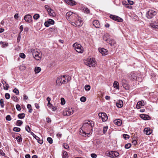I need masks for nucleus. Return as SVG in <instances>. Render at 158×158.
Returning a JSON list of instances; mask_svg holds the SVG:
<instances>
[{
  "label": "nucleus",
  "mask_w": 158,
  "mask_h": 158,
  "mask_svg": "<svg viewBox=\"0 0 158 158\" xmlns=\"http://www.w3.org/2000/svg\"><path fill=\"white\" fill-rule=\"evenodd\" d=\"M122 85L124 88H125L126 90H129V86L127 83L126 80L124 79H123L122 81Z\"/></svg>",
  "instance_id": "nucleus-13"
},
{
  "label": "nucleus",
  "mask_w": 158,
  "mask_h": 158,
  "mask_svg": "<svg viewBox=\"0 0 158 158\" xmlns=\"http://www.w3.org/2000/svg\"><path fill=\"white\" fill-rule=\"evenodd\" d=\"M63 158H68V156L67 154V152L66 151L64 152L63 154Z\"/></svg>",
  "instance_id": "nucleus-33"
},
{
  "label": "nucleus",
  "mask_w": 158,
  "mask_h": 158,
  "mask_svg": "<svg viewBox=\"0 0 158 158\" xmlns=\"http://www.w3.org/2000/svg\"><path fill=\"white\" fill-rule=\"evenodd\" d=\"M116 106L118 108H121L123 106V103L122 100H119L116 103Z\"/></svg>",
  "instance_id": "nucleus-23"
},
{
  "label": "nucleus",
  "mask_w": 158,
  "mask_h": 158,
  "mask_svg": "<svg viewBox=\"0 0 158 158\" xmlns=\"http://www.w3.org/2000/svg\"><path fill=\"white\" fill-rule=\"evenodd\" d=\"M83 10L86 13H89V10L86 7H83Z\"/></svg>",
  "instance_id": "nucleus-35"
},
{
  "label": "nucleus",
  "mask_w": 158,
  "mask_h": 158,
  "mask_svg": "<svg viewBox=\"0 0 158 158\" xmlns=\"http://www.w3.org/2000/svg\"><path fill=\"white\" fill-rule=\"evenodd\" d=\"M114 124L118 126H120L122 124V121L120 119H116L114 121Z\"/></svg>",
  "instance_id": "nucleus-26"
},
{
  "label": "nucleus",
  "mask_w": 158,
  "mask_h": 158,
  "mask_svg": "<svg viewBox=\"0 0 158 158\" xmlns=\"http://www.w3.org/2000/svg\"><path fill=\"white\" fill-rule=\"evenodd\" d=\"M85 89L86 91H89L90 89V86L89 85H85Z\"/></svg>",
  "instance_id": "nucleus-36"
},
{
  "label": "nucleus",
  "mask_w": 158,
  "mask_h": 158,
  "mask_svg": "<svg viewBox=\"0 0 158 158\" xmlns=\"http://www.w3.org/2000/svg\"><path fill=\"white\" fill-rule=\"evenodd\" d=\"M23 123L22 121L18 120L17 121L16 124L17 125L20 126Z\"/></svg>",
  "instance_id": "nucleus-32"
},
{
  "label": "nucleus",
  "mask_w": 158,
  "mask_h": 158,
  "mask_svg": "<svg viewBox=\"0 0 158 158\" xmlns=\"http://www.w3.org/2000/svg\"><path fill=\"white\" fill-rule=\"evenodd\" d=\"M34 57L36 60H40L42 57V54L39 50L37 49H32L31 51Z\"/></svg>",
  "instance_id": "nucleus-3"
},
{
  "label": "nucleus",
  "mask_w": 158,
  "mask_h": 158,
  "mask_svg": "<svg viewBox=\"0 0 158 158\" xmlns=\"http://www.w3.org/2000/svg\"><path fill=\"white\" fill-rule=\"evenodd\" d=\"M73 46L75 50L77 52L80 53L83 52L84 51L83 48L80 44L76 43L73 44Z\"/></svg>",
  "instance_id": "nucleus-5"
},
{
  "label": "nucleus",
  "mask_w": 158,
  "mask_h": 158,
  "mask_svg": "<svg viewBox=\"0 0 158 158\" xmlns=\"http://www.w3.org/2000/svg\"><path fill=\"white\" fill-rule=\"evenodd\" d=\"M5 97L7 99H9L10 98V94L9 93H6L5 94Z\"/></svg>",
  "instance_id": "nucleus-49"
},
{
  "label": "nucleus",
  "mask_w": 158,
  "mask_h": 158,
  "mask_svg": "<svg viewBox=\"0 0 158 158\" xmlns=\"http://www.w3.org/2000/svg\"><path fill=\"white\" fill-rule=\"evenodd\" d=\"M140 117L143 119L146 120L148 119L149 116L147 115L142 114L140 115Z\"/></svg>",
  "instance_id": "nucleus-25"
},
{
  "label": "nucleus",
  "mask_w": 158,
  "mask_h": 158,
  "mask_svg": "<svg viewBox=\"0 0 158 158\" xmlns=\"http://www.w3.org/2000/svg\"><path fill=\"white\" fill-rule=\"evenodd\" d=\"M128 2L129 4L131 5H132L133 4V2L132 1L129 0H128Z\"/></svg>",
  "instance_id": "nucleus-63"
},
{
  "label": "nucleus",
  "mask_w": 158,
  "mask_h": 158,
  "mask_svg": "<svg viewBox=\"0 0 158 158\" xmlns=\"http://www.w3.org/2000/svg\"><path fill=\"white\" fill-rule=\"evenodd\" d=\"M13 131H15L19 132L20 131V129L19 127H15L13 128Z\"/></svg>",
  "instance_id": "nucleus-48"
},
{
  "label": "nucleus",
  "mask_w": 158,
  "mask_h": 158,
  "mask_svg": "<svg viewBox=\"0 0 158 158\" xmlns=\"http://www.w3.org/2000/svg\"><path fill=\"white\" fill-rule=\"evenodd\" d=\"M94 126V123L91 120H86L84 123L80 131V134L86 136L89 134L90 131H92L93 127Z\"/></svg>",
  "instance_id": "nucleus-1"
},
{
  "label": "nucleus",
  "mask_w": 158,
  "mask_h": 158,
  "mask_svg": "<svg viewBox=\"0 0 158 158\" xmlns=\"http://www.w3.org/2000/svg\"><path fill=\"white\" fill-rule=\"evenodd\" d=\"M11 98L13 100V101L15 102H17L18 101V99L17 97L15 95L12 96L11 97Z\"/></svg>",
  "instance_id": "nucleus-38"
},
{
  "label": "nucleus",
  "mask_w": 158,
  "mask_h": 158,
  "mask_svg": "<svg viewBox=\"0 0 158 158\" xmlns=\"http://www.w3.org/2000/svg\"><path fill=\"white\" fill-rule=\"evenodd\" d=\"M107 43H109L111 46L114 47L115 46L116 43L115 41L112 39H109Z\"/></svg>",
  "instance_id": "nucleus-20"
},
{
  "label": "nucleus",
  "mask_w": 158,
  "mask_h": 158,
  "mask_svg": "<svg viewBox=\"0 0 158 158\" xmlns=\"http://www.w3.org/2000/svg\"><path fill=\"white\" fill-rule=\"evenodd\" d=\"M84 62L87 66L89 67H94L97 65V62L95 59L93 58L86 60Z\"/></svg>",
  "instance_id": "nucleus-4"
},
{
  "label": "nucleus",
  "mask_w": 158,
  "mask_h": 158,
  "mask_svg": "<svg viewBox=\"0 0 158 158\" xmlns=\"http://www.w3.org/2000/svg\"><path fill=\"white\" fill-rule=\"evenodd\" d=\"M151 27L154 29H158V23L156 22H154L150 23Z\"/></svg>",
  "instance_id": "nucleus-18"
},
{
  "label": "nucleus",
  "mask_w": 158,
  "mask_h": 158,
  "mask_svg": "<svg viewBox=\"0 0 158 158\" xmlns=\"http://www.w3.org/2000/svg\"><path fill=\"white\" fill-rule=\"evenodd\" d=\"M72 25L74 26H79L82 25L81 20L80 17L77 18V19H76L74 22H73Z\"/></svg>",
  "instance_id": "nucleus-9"
},
{
  "label": "nucleus",
  "mask_w": 158,
  "mask_h": 158,
  "mask_svg": "<svg viewBox=\"0 0 158 158\" xmlns=\"http://www.w3.org/2000/svg\"><path fill=\"white\" fill-rule=\"evenodd\" d=\"M16 107L17 110L18 111H20L21 110V108L19 104H17L16 106Z\"/></svg>",
  "instance_id": "nucleus-52"
},
{
  "label": "nucleus",
  "mask_w": 158,
  "mask_h": 158,
  "mask_svg": "<svg viewBox=\"0 0 158 158\" xmlns=\"http://www.w3.org/2000/svg\"><path fill=\"white\" fill-rule=\"evenodd\" d=\"M44 7L45 9L47 10L48 12L51 9L49 6L47 5H45Z\"/></svg>",
  "instance_id": "nucleus-57"
},
{
  "label": "nucleus",
  "mask_w": 158,
  "mask_h": 158,
  "mask_svg": "<svg viewBox=\"0 0 158 158\" xmlns=\"http://www.w3.org/2000/svg\"><path fill=\"white\" fill-rule=\"evenodd\" d=\"M47 122L48 123H50L51 122V119L49 118H46Z\"/></svg>",
  "instance_id": "nucleus-62"
},
{
  "label": "nucleus",
  "mask_w": 158,
  "mask_h": 158,
  "mask_svg": "<svg viewBox=\"0 0 158 158\" xmlns=\"http://www.w3.org/2000/svg\"><path fill=\"white\" fill-rule=\"evenodd\" d=\"M63 146L64 148L66 149H68L69 148V146L66 143H64L63 144Z\"/></svg>",
  "instance_id": "nucleus-40"
},
{
  "label": "nucleus",
  "mask_w": 158,
  "mask_h": 158,
  "mask_svg": "<svg viewBox=\"0 0 158 158\" xmlns=\"http://www.w3.org/2000/svg\"><path fill=\"white\" fill-rule=\"evenodd\" d=\"M157 12L153 10H150L146 14V17L148 19H151L156 15Z\"/></svg>",
  "instance_id": "nucleus-6"
},
{
  "label": "nucleus",
  "mask_w": 158,
  "mask_h": 158,
  "mask_svg": "<svg viewBox=\"0 0 158 158\" xmlns=\"http://www.w3.org/2000/svg\"><path fill=\"white\" fill-rule=\"evenodd\" d=\"M74 112L72 108H66L64 111L63 114L64 115L69 116L73 114Z\"/></svg>",
  "instance_id": "nucleus-8"
},
{
  "label": "nucleus",
  "mask_w": 158,
  "mask_h": 158,
  "mask_svg": "<svg viewBox=\"0 0 158 158\" xmlns=\"http://www.w3.org/2000/svg\"><path fill=\"white\" fill-rule=\"evenodd\" d=\"M19 56L23 58H24L25 57V55L23 53H20Z\"/></svg>",
  "instance_id": "nucleus-54"
},
{
  "label": "nucleus",
  "mask_w": 158,
  "mask_h": 158,
  "mask_svg": "<svg viewBox=\"0 0 158 158\" xmlns=\"http://www.w3.org/2000/svg\"><path fill=\"white\" fill-rule=\"evenodd\" d=\"M47 140L50 144H51L52 143L53 140L51 138L48 137L47 139Z\"/></svg>",
  "instance_id": "nucleus-43"
},
{
  "label": "nucleus",
  "mask_w": 158,
  "mask_h": 158,
  "mask_svg": "<svg viewBox=\"0 0 158 158\" xmlns=\"http://www.w3.org/2000/svg\"><path fill=\"white\" fill-rule=\"evenodd\" d=\"M41 70V68L40 67H36L35 68V72L36 73H38Z\"/></svg>",
  "instance_id": "nucleus-29"
},
{
  "label": "nucleus",
  "mask_w": 158,
  "mask_h": 158,
  "mask_svg": "<svg viewBox=\"0 0 158 158\" xmlns=\"http://www.w3.org/2000/svg\"><path fill=\"white\" fill-rule=\"evenodd\" d=\"M65 103V100L63 98H61V104L62 105H64Z\"/></svg>",
  "instance_id": "nucleus-50"
},
{
  "label": "nucleus",
  "mask_w": 158,
  "mask_h": 158,
  "mask_svg": "<svg viewBox=\"0 0 158 158\" xmlns=\"http://www.w3.org/2000/svg\"><path fill=\"white\" fill-rule=\"evenodd\" d=\"M152 131L149 128H145L144 130V133L147 135H149L152 133Z\"/></svg>",
  "instance_id": "nucleus-19"
},
{
  "label": "nucleus",
  "mask_w": 158,
  "mask_h": 158,
  "mask_svg": "<svg viewBox=\"0 0 158 158\" xmlns=\"http://www.w3.org/2000/svg\"><path fill=\"white\" fill-rule=\"evenodd\" d=\"M110 17L112 19L118 22H122L123 21L122 18L115 15H110Z\"/></svg>",
  "instance_id": "nucleus-11"
},
{
  "label": "nucleus",
  "mask_w": 158,
  "mask_h": 158,
  "mask_svg": "<svg viewBox=\"0 0 158 158\" xmlns=\"http://www.w3.org/2000/svg\"><path fill=\"white\" fill-rule=\"evenodd\" d=\"M144 105V102L143 101H140L138 102L136 105V107L137 109L140 108L142 106Z\"/></svg>",
  "instance_id": "nucleus-16"
},
{
  "label": "nucleus",
  "mask_w": 158,
  "mask_h": 158,
  "mask_svg": "<svg viewBox=\"0 0 158 158\" xmlns=\"http://www.w3.org/2000/svg\"><path fill=\"white\" fill-rule=\"evenodd\" d=\"M129 78L131 80H135L136 79V76L134 72H131L130 74Z\"/></svg>",
  "instance_id": "nucleus-22"
},
{
  "label": "nucleus",
  "mask_w": 158,
  "mask_h": 158,
  "mask_svg": "<svg viewBox=\"0 0 158 158\" xmlns=\"http://www.w3.org/2000/svg\"><path fill=\"white\" fill-rule=\"evenodd\" d=\"M98 115L99 117L101 118L103 122H105L107 120L108 117L105 113H99Z\"/></svg>",
  "instance_id": "nucleus-10"
},
{
  "label": "nucleus",
  "mask_w": 158,
  "mask_h": 158,
  "mask_svg": "<svg viewBox=\"0 0 158 158\" xmlns=\"http://www.w3.org/2000/svg\"><path fill=\"white\" fill-rule=\"evenodd\" d=\"M91 156L93 158H95L97 157V155L95 154H91Z\"/></svg>",
  "instance_id": "nucleus-61"
},
{
  "label": "nucleus",
  "mask_w": 158,
  "mask_h": 158,
  "mask_svg": "<svg viewBox=\"0 0 158 158\" xmlns=\"http://www.w3.org/2000/svg\"><path fill=\"white\" fill-rule=\"evenodd\" d=\"M48 23H50V24L53 25L54 23V21L52 19H48Z\"/></svg>",
  "instance_id": "nucleus-45"
},
{
  "label": "nucleus",
  "mask_w": 158,
  "mask_h": 158,
  "mask_svg": "<svg viewBox=\"0 0 158 158\" xmlns=\"http://www.w3.org/2000/svg\"><path fill=\"white\" fill-rule=\"evenodd\" d=\"M6 119L8 121H10L11 119L10 116V115H7L6 117Z\"/></svg>",
  "instance_id": "nucleus-55"
},
{
  "label": "nucleus",
  "mask_w": 158,
  "mask_h": 158,
  "mask_svg": "<svg viewBox=\"0 0 158 158\" xmlns=\"http://www.w3.org/2000/svg\"><path fill=\"white\" fill-rule=\"evenodd\" d=\"M65 1L67 4L73 6L76 4V2L73 0H65Z\"/></svg>",
  "instance_id": "nucleus-17"
},
{
  "label": "nucleus",
  "mask_w": 158,
  "mask_h": 158,
  "mask_svg": "<svg viewBox=\"0 0 158 158\" xmlns=\"http://www.w3.org/2000/svg\"><path fill=\"white\" fill-rule=\"evenodd\" d=\"M24 19L26 22L28 23H31L32 21V17L29 14L25 15L24 17Z\"/></svg>",
  "instance_id": "nucleus-12"
},
{
  "label": "nucleus",
  "mask_w": 158,
  "mask_h": 158,
  "mask_svg": "<svg viewBox=\"0 0 158 158\" xmlns=\"http://www.w3.org/2000/svg\"><path fill=\"white\" fill-rule=\"evenodd\" d=\"M123 137L125 139H127L129 138V136L128 135L124 134L123 135Z\"/></svg>",
  "instance_id": "nucleus-53"
},
{
  "label": "nucleus",
  "mask_w": 158,
  "mask_h": 158,
  "mask_svg": "<svg viewBox=\"0 0 158 158\" xmlns=\"http://www.w3.org/2000/svg\"><path fill=\"white\" fill-rule=\"evenodd\" d=\"M106 154L107 156L113 158L118 156L119 155L118 152L115 151H107Z\"/></svg>",
  "instance_id": "nucleus-7"
},
{
  "label": "nucleus",
  "mask_w": 158,
  "mask_h": 158,
  "mask_svg": "<svg viewBox=\"0 0 158 158\" xmlns=\"http://www.w3.org/2000/svg\"><path fill=\"white\" fill-rule=\"evenodd\" d=\"M98 50L102 55H106L107 54L108 51L105 49L99 48H98Z\"/></svg>",
  "instance_id": "nucleus-15"
},
{
  "label": "nucleus",
  "mask_w": 158,
  "mask_h": 158,
  "mask_svg": "<svg viewBox=\"0 0 158 158\" xmlns=\"http://www.w3.org/2000/svg\"><path fill=\"white\" fill-rule=\"evenodd\" d=\"M17 141L18 142H22V138L20 136H18L16 138Z\"/></svg>",
  "instance_id": "nucleus-39"
},
{
  "label": "nucleus",
  "mask_w": 158,
  "mask_h": 158,
  "mask_svg": "<svg viewBox=\"0 0 158 158\" xmlns=\"http://www.w3.org/2000/svg\"><path fill=\"white\" fill-rule=\"evenodd\" d=\"M73 14V12L71 11L68 12L66 14V17L67 20L70 19V18L72 15Z\"/></svg>",
  "instance_id": "nucleus-28"
},
{
  "label": "nucleus",
  "mask_w": 158,
  "mask_h": 158,
  "mask_svg": "<svg viewBox=\"0 0 158 158\" xmlns=\"http://www.w3.org/2000/svg\"><path fill=\"white\" fill-rule=\"evenodd\" d=\"M48 13L49 15L51 16H52L53 17H54L56 16V14L55 12H54L53 10L51 9L48 11Z\"/></svg>",
  "instance_id": "nucleus-24"
},
{
  "label": "nucleus",
  "mask_w": 158,
  "mask_h": 158,
  "mask_svg": "<svg viewBox=\"0 0 158 158\" xmlns=\"http://www.w3.org/2000/svg\"><path fill=\"white\" fill-rule=\"evenodd\" d=\"M13 92L14 93H15L17 95H19V92L18 89L17 88H15L13 90Z\"/></svg>",
  "instance_id": "nucleus-41"
},
{
  "label": "nucleus",
  "mask_w": 158,
  "mask_h": 158,
  "mask_svg": "<svg viewBox=\"0 0 158 158\" xmlns=\"http://www.w3.org/2000/svg\"><path fill=\"white\" fill-rule=\"evenodd\" d=\"M0 154L2 156L5 155V154L3 152V151L2 150H0Z\"/></svg>",
  "instance_id": "nucleus-60"
},
{
  "label": "nucleus",
  "mask_w": 158,
  "mask_h": 158,
  "mask_svg": "<svg viewBox=\"0 0 158 158\" xmlns=\"http://www.w3.org/2000/svg\"><path fill=\"white\" fill-rule=\"evenodd\" d=\"M25 129L26 130L29 132L30 131V128L27 125L26 126Z\"/></svg>",
  "instance_id": "nucleus-56"
},
{
  "label": "nucleus",
  "mask_w": 158,
  "mask_h": 158,
  "mask_svg": "<svg viewBox=\"0 0 158 158\" xmlns=\"http://www.w3.org/2000/svg\"><path fill=\"white\" fill-rule=\"evenodd\" d=\"M93 24L96 28H99L100 27V25L98 21L95 20L93 22Z\"/></svg>",
  "instance_id": "nucleus-21"
},
{
  "label": "nucleus",
  "mask_w": 158,
  "mask_h": 158,
  "mask_svg": "<svg viewBox=\"0 0 158 158\" xmlns=\"http://www.w3.org/2000/svg\"><path fill=\"white\" fill-rule=\"evenodd\" d=\"M108 128L107 126L103 128V131L104 134L107 131Z\"/></svg>",
  "instance_id": "nucleus-51"
},
{
  "label": "nucleus",
  "mask_w": 158,
  "mask_h": 158,
  "mask_svg": "<svg viewBox=\"0 0 158 158\" xmlns=\"http://www.w3.org/2000/svg\"><path fill=\"white\" fill-rule=\"evenodd\" d=\"M0 105L2 108H3L4 106V100L3 99H1L0 100Z\"/></svg>",
  "instance_id": "nucleus-37"
},
{
  "label": "nucleus",
  "mask_w": 158,
  "mask_h": 158,
  "mask_svg": "<svg viewBox=\"0 0 158 158\" xmlns=\"http://www.w3.org/2000/svg\"><path fill=\"white\" fill-rule=\"evenodd\" d=\"M71 79V77L68 75H64L59 77L56 80V84L61 85L62 84L68 83Z\"/></svg>",
  "instance_id": "nucleus-2"
},
{
  "label": "nucleus",
  "mask_w": 158,
  "mask_h": 158,
  "mask_svg": "<svg viewBox=\"0 0 158 158\" xmlns=\"http://www.w3.org/2000/svg\"><path fill=\"white\" fill-rule=\"evenodd\" d=\"M77 15L75 14H73L72 15L70 18V19H68L71 23H73V22H74L76 19H77Z\"/></svg>",
  "instance_id": "nucleus-14"
},
{
  "label": "nucleus",
  "mask_w": 158,
  "mask_h": 158,
  "mask_svg": "<svg viewBox=\"0 0 158 158\" xmlns=\"http://www.w3.org/2000/svg\"><path fill=\"white\" fill-rule=\"evenodd\" d=\"M37 140V142H38V143H40V144H42L43 143V140L40 139Z\"/></svg>",
  "instance_id": "nucleus-59"
},
{
  "label": "nucleus",
  "mask_w": 158,
  "mask_h": 158,
  "mask_svg": "<svg viewBox=\"0 0 158 158\" xmlns=\"http://www.w3.org/2000/svg\"><path fill=\"white\" fill-rule=\"evenodd\" d=\"M114 87L117 89H119V86L118 83L116 81H114L113 84Z\"/></svg>",
  "instance_id": "nucleus-27"
},
{
  "label": "nucleus",
  "mask_w": 158,
  "mask_h": 158,
  "mask_svg": "<svg viewBox=\"0 0 158 158\" xmlns=\"http://www.w3.org/2000/svg\"><path fill=\"white\" fill-rule=\"evenodd\" d=\"M14 17L16 19H18V18H19L18 14H16L14 16Z\"/></svg>",
  "instance_id": "nucleus-64"
},
{
  "label": "nucleus",
  "mask_w": 158,
  "mask_h": 158,
  "mask_svg": "<svg viewBox=\"0 0 158 158\" xmlns=\"http://www.w3.org/2000/svg\"><path fill=\"white\" fill-rule=\"evenodd\" d=\"M49 24H50L48 21L47 22H45L44 23V25L46 27H48L49 26Z\"/></svg>",
  "instance_id": "nucleus-58"
},
{
  "label": "nucleus",
  "mask_w": 158,
  "mask_h": 158,
  "mask_svg": "<svg viewBox=\"0 0 158 158\" xmlns=\"http://www.w3.org/2000/svg\"><path fill=\"white\" fill-rule=\"evenodd\" d=\"M0 44H1L2 45V47L3 48L5 47L6 46H7L8 45V43H6L5 42H3L2 41L0 42Z\"/></svg>",
  "instance_id": "nucleus-31"
},
{
  "label": "nucleus",
  "mask_w": 158,
  "mask_h": 158,
  "mask_svg": "<svg viewBox=\"0 0 158 158\" xmlns=\"http://www.w3.org/2000/svg\"><path fill=\"white\" fill-rule=\"evenodd\" d=\"M5 83L6 84L5 86H4V89L6 90H8L9 87V85L8 84H6V82L5 81H4Z\"/></svg>",
  "instance_id": "nucleus-46"
},
{
  "label": "nucleus",
  "mask_w": 158,
  "mask_h": 158,
  "mask_svg": "<svg viewBox=\"0 0 158 158\" xmlns=\"http://www.w3.org/2000/svg\"><path fill=\"white\" fill-rule=\"evenodd\" d=\"M131 144L130 143H128L125 145V148L126 149H128L131 147Z\"/></svg>",
  "instance_id": "nucleus-44"
},
{
  "label": "nucleus",
  "mask_w": 158,
  "mask_h": 158,
  "mask_svg": "<svg viewBox=\"0 0 158 158\" xmlns=\"http://www.w3.org/2000/svg\"><path fill=\"white\" fill-rule=\"evenodd\" d=\"M103 39L104 41H106L107 42L108 41H109V39H108L106 35H105L103 36Z\"/></svg>",
  "instance_id": "nucleus-42"
},
{
  "label": "nucleus",
  "mask_w": 158,
  "mask_h": 158,
  "mask_svg": "<svg viewBox=\"0 0 158 158\" xmlns=\"http://www.w3.org/2000/svg\"><path fill=\"white\" fill-rule=\"evenodd\" d=\"M86 98L85 97H82L81 98H80V101L82 102H85L86 101Z\"/></svg>",
  "instance_id": "nucleus-47"
},
{
  "label": "nucleus",
  "mask_w": 158,
  "mask_h": 158,
  "mask_svg": "<svg viewBox=\"0 0 158 158\" xmlns=\"http://www.w3.org/2000/svg\"><path fill=\"white\" fill-rule=\"evenodd\" d=\"M40 17V15L38 14H35L33 16V18L34 19L37 20Z\"/></svg>",
  "instance_id": "nucleus-34"
},
{
  "label": "nucleus",
  "mask_w": 158,
  "mask_h": 158,
  "mask_svg": "<svg viewBox=\"0 0 158 158\" xmlns=\"http://www.w3.org/2000/svg\"><path fill=\"white\" fill-rule=\"evenodd\" d=\"M18 116L20 119H23L25 117V114L24 113L19 114L18 115Z\"/></svg>",
  "instance_id": "nucleus-30"
}]
</instances>
